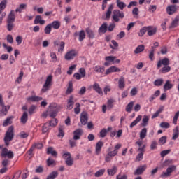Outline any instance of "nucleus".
Returning a JSON list of instances; mask_svg holds the SVG:
<instances>
[{"label":"nucleus","mask_w":179,"mask_h":179,"mask_svg":"<svg viewBox=\"0 0 179 179\" xmlns=\"http://www.w3.org/2000/svg\"><path fill=\"white\" fill-rule=\"evenodd\" d=\"M78 55V52L75 50H71L67 52L64 56L66 61H71Z\"/></svg>","instance_id":"obj_10"},{"label":"nucleus","mask_w":179,"mask_h":179,"mask_svg":"<svg viewBox=\"0 0 179 179\" xmlns=\"http://www.w3.org/2000/svg\"><path fill=\"white\" fill-rule=\"evenodd\" d=\"M162 65H164V66H167L170 65V59L169 58L165 57L159 61H158L157 64V69H159V68H162Z\"/></svg>","instance_id":"obj_11"},{"label":"nucleus","mask_w":179,"mask_h":179,"mask_svg":"<svg viewBox=\"0 0 179 179\" xmlns=\"http://www.w3.org/2000/svg\"><path fill=\"white\" fill-rule=\"evenodd\" d=\"M176 169L177 166H176V165H172L170 167H168L166 169V171L162 172L160 177H162V178L170 177V176H171V173H173V171H176Z\"/></svg>","instance_id":"obj_7"},{"label":"nucleus","mask_w":179,"mask_h":179,"mask_svg":"<svg viewBox=\"0 0 179 179\" xmlns=\"http://www.w3.org/2000/svg\"><path fill=\"white\" fill-rule=\"evenodd\" d=\"M147 133L148 129L143 128L140 132V139H145V138H146Z\"/></svg>","instance_id":"obj_41"},{"label":"nucleus","mask_w":179,"mask_h":179,"mask_svg":"<svg viewBox=\"0 0 179 179\" xmlns=\"http://www.w3.org/2000/svg\"><path fill=\"white\" fill-rule=\"evenodd\" d=\"M118 87L121 90H124L125 87V78H124L123 76H122L118 81Z\"/></svg>","instance_id":"obj_21"},{"label":"nucleus","mask_w":179,"mask_h":179,"mask_svg":"<svg viewBox=\"0 0 179 179\" xmlns=\"http://www.w3.org/2000/svg\"><path fill=\"white\" fill-rule=\"evenodd\" d=\"M132 108H134V101H131L126 106L127 113H131L132 111Z\"/></svg>","instance_id":"obj_44"},{"label":"nucleus","mask_w":179,"mask_h":179,"mask_svg":"<svg viewBox=\"0 0 179 179\" xmlns=\"http://www.w3.org/2000/svg\"><path fill=\"white\" fill-rule=\"evenodd\" d=\"M15 19L16 15H15V10H12L7 17V29L8 31H12L13 30Z\"/></svg>","instance_id":"obj_2"},{"label":"nucleus","mask_w":179,"mask_h":179,"mask_svg":"<svg viewBox=\"0 0 179 179\" xmlns=\"http://www.w3.org/2000/svg\"><path fill=\"white\" fill-rule=\"evenodd\" d=\"M141 120H142V116L138 115L136 119L131 122V124H130V128H134V127H135V125H136V124H138V122H139Z\"/></svg>","instance_id":"obj_40"},{"label":"nucleus","mask_w":179,"mask_h":179,"mask_svg":"<svg viewBox=\"0 0 179 179\" xmlns=\"http://www.w3.org/2000/svg\"><path fill=\"white\" fill-rule=\"evenodd\" d=\"M113 72H121V69H120V68H117L116 66H110L109 69H108L106 71L105 74L110 75V73H111Z\"/></svg>","instance_id":"obj_19"},{"label":"nucleus","mask_w":179,"mask_h":179,"mask_svg":"<svg viewBox=\"0 0 179 179\" xmlns=\"http://www.w3.org/2000/svg\"><path fill=\"white\" fill-rule=\"evenodd\" d=\"M27 120H29V115L27 114V112H24L20 118L21 124L24 125V124L27 122Z\"/></svg>","instance_id":"obj_30"},{"label":"nucleus","mask_w":179,"mask_h":179,"mask_svg":"<svg viewBox=\"0 0 179 179\" xmlns=\"http://www.w3.org/2000/svg\"><path fill=\"white\" fill-rule=\"evenodd\" d=\"M130 94L132 97L136 96L138 94V88L133 87L130 92Z\"/></svg>","instance_id":"obj_58"},{"label":"nucleus","mask_w":179,"mask_h":179,"mask_svg":"<svg viewBox=\"0 0 179 179\" xmlns=\"http://www.w3.org/2000/svg\"><path fill=\"white\" fill-rule=\"evenodd\" d=\"M92 87L93 90H95V92H96V93H98L99 94H103V90H101V88L100 87V85H99V83H94Z\"/></svg>","instance_id":"obj_22"},{"label":"nucleus","mask_w":179,"mask_h":179,"mask_svg":"<svg viewBox=\"0 0 179 179\" xmlns=\"http://www.w3.org/2000/svg\"><path fill=\"white\" fill-rule=\"evenodd\" d=\"M49 130H50V124H48V123H45L42 127L43 134H45L46 132H48Z\"/></svg>","instance_id":"obj_46"},{"label":"nucleus","mask_w":179,"mask_h":179,"mask_svg":"<svg viewBox=\"0 0 179 179\" xmlns=\"http://www.w3.org/2000/svg\"><path fill=\"white\" fill-rule=\"evenodd\" d=\"M49 24H50V27L55 29V30H58V29L61 27V22L59 21H53L52 23Z\"/></svg>","instance_id":"obj_27"},{"label":"nucleus","mask_w":179,"mask_h":179,"mask_svg":"<svg viewBox=\"0 0 179 179\" xmlns=\"http://www.w3.org/2000/svg\"><path fill=\"white\" fill-rule=\"evenodd\" d=\"M64 48H65V42H60L59 48L58 49V52H62L64 51Z\"/></svg>","instance_id":"obj_64"},{"label":"nucleus","mask_w":179,"mask_h":179,"mask_svg":"<svg viewBox=\"0 0 179 179\" xmlns=\"http://www.w3.org/2000/svg\"><path fill=\"white\" fill-rule=\"evenodd\" d=\"M115 57L114 56H108L105 57V59L108 62H114V61H115Z\"/></svg>","instance_id":"obj_61"},{"label":"nucleus","mask_w":179,"mask_h":179,"mask_svg":"<svg viewBox=\"0 0 179 179\" xmlns=\"http://www.w3.org/2000/svg\"><path fill=\"white\" fill-rule=\"evenodd\" d=\"M155 57V47H152L151 51L150 52L149 54V59L150 61H153V58Z\"/></svg>","instance_id":"obj_55"},{"label":"nucleus","mask_w":179,"mask_h":179,"mask_svg":"<svg viewBox=\"0 0 179 179\" xmlns=\"http://www.w3.org/2000/svg\"><path fill=\"white\" fill-rule=\"evenodd\" d=\"M107 29H108L107 22H104L99 27V33H103V34H104L105 33H107Z\"/></svg>","instance_id":"obj_26"},{"label":"nucleus","mask_w":179,"mask_h":179,"mask_svg":"<svg viewBox=\"0 0 179 179\" xmlns=\"http://www.w3.org/2000/svg\"><path fill=\"white\" fill-rule=\"evenodd\" d=\"M150 27L148 29H147V31H148V36H154V34H156V32L157 31V29L156 28H154L149 26V27Z\"/></svg>","instance_id":"obj_33"},{"label":"nucleus","mask_w":179,"mask_h":179,"mask_svg":"<svg viewBox=\"0 0 179 179\" xmlns=\"http://www.w3.org/2000/svg\"><path fill=\"white\" fill-rule=\"evenodd\" d=\"M164 82V80H163V78L157 79L155 80L154 85L155 86H162Z\"/></svg>","instance_id":"obj_51"},{"label":"nucleus","mask_w":179,"mask_h":179,"mask_svg":"<svg viewBox=\"0 0 179 179\" xmlns=\"http://www.w3.org/2000/svg\"><path fill=\"white\" fill-rule=\"evenodd\" d=\"M45 21L44 20H41V15H36L34 20V24H44Z\"/></svg>","instance_id":"obj_29"},{"label":"nucleus","mask_w":179,"mask_h":179,"mask_svg":"<svg viewBox=\"0 0 179 179\" xmlns=\"http://www.w3.org/2000/svg\"><path fill=\"white\" fill-rule=\"evenodd\" d=\"M49 108L50 110V118H55L57 115H58V111L61 110V107L58 106L57 103H52Z\"/></svg>","instance_id":"obj_6"},{"label":"nucleus","mask_w":179,"mask_h":179,"mask_svg":"<svg viewBox=\"0 0 179 179\" xmlns=\"http://www.w3.org/2000/svg\"><path fill=\"white\" fill-rule=\"evenodd\" d=\"M15 117L10 116L8 117L3 122V127H8V125H11L12 124V120H13Z\"/></svg>","instance_id":"obj_24"},{"label":"nucleus","mask_w":179,"mask_h":179,"mask_svg":"<svg viewBox=\"0 0 179 179\" xmlns=\"http://www.w3.org/2000/svg\"><path fill=\"white\" fill-rule=\"evenodd\" d=\"M76 107L74 108L75 114H79L80 113V103H76Z\"/></svg>","instance_id":"obj_60"},{"label":"nucleus","mask_w":179,"mask_h":179,"mask_svg":"<svg viewBox=\"0 0 179 179\" xmlns=\"http://www.w3.org/2000/svg\"><path fill=\"white\" fill-rule=\"evenodd\" d=\"M114 156H116L115 154L112 151H110L105 158V161L106 162V163H108V162H111V159H113V157H114Z\"/></svg>","instance_id":"obj_32"},{"label":"nucleus","mask_w":179,"mask_h":179,"mask_svg":"<svg viewBox=\"0 0 179 179\" xmlns=\"http://www.w3.org/2000/svg\"><path fill=\"white\" fill-rule=\"evenodd\" d=\"M73 89V85H72V81H70L69 83V87L66 91V94H71L72 93Z\"/></svg>","instance_id":"obj_48"},{"label":"nucleus","mask_w":179,"mask_h":179,"mask_svg":"<svg viewBox=\"0 0 179 179\" xmlns=\"http://www.w3.org/2000/svg\"><path fill=\"white\" fill-rule=\"evenodd\" d=\"M171 71V67H170L169 66H165L159 70V71L162 73H167V72H170Z\"/></svg>","instance_id":"obj_43"},{"label":"nucleus","mask_w":179,"mask_h":179,"mask_svg":"<svg viewBox=\"0 0 179 179\" xmlns=\"http://www.w3.org/2000/svg\"><path fill=\"white\" fill-rule=\"evenodd\" d=\"M178 117H179V110L176 113V114H175V115L173 117V124L174 125H177V121L178 120Z\"/></svg>","instance_id":"obj_57"},{"label":"nucleus","mask_w":179,"mask_h":179,"mask_svg":"<svg viewBox=\"0 0 179 179\" xmlns=\"http://www.w3.org/2000/svg\"><path fill=\"white\" fill-rule=\"evenodd\" d=\"M166 142H167V136H166L161 137L159 140V143L161 145H164Z\"/></svg>","instance_id":"obj_56"},{"label":"nucleus","mask_w":179,"mask_h":179,"mask_svg":"<svg viewBox=\"0 0 179 179\" xmlns=\"http://www.w3.org/2000/svg\"><path fill=\"white\" fill-rule=\"evenodd\" d=\"M104 143L103 141H99L96 144L95 147V153L96 155H100V152H101V148H103Z\"/></svg>","instance_id":"obj_16"},{"label":"nucleus","mask_w":179,"mask_h":179,"mask_svg":"<svg viewBox=\"0 0 179 179\" xmlns=\"http://www.w3.org/2000/svg\"><path fill=\"white\" fill-rule=\"evenodd\" d=\"M56 177H58V171H54L47 176L46 179H55Z\"/></svg>","instance_id":"obj_36"},{"label":"nucleus","mask_w":179,"mask_h":179,"mask_svg":"<svg viewBox=\"0 0 179 179\" xmlns=\"http://www.w3.org/2000/svg\"><path fill=\"white\" fill-rule=\"evenodd\" d=\"M86 38V34L85 31L81 30L78 34V40L79 41H83Z\"/></svg>","instance_id":"obj_39"},{"label":"nucleus","mask_w":179,"mask_h":179,"mask_svg":"<svg viewBox=\"0 0 179 179\" xmlns=\"http://www.w3.org/2000/svg\"><path fill=\"white\" fill-rule=\"evenodd\" d=\"M170 89H173V84L170 83V80H166L164 85V90L166 92V90H170Z\"/></svg>","instance_id":"obj_37"},{"label":"nucleus","mask_w":179,"mask_h":179,"mask_svg":"<svg viewBox=\"0 0 179 179\" xmlns=\"http://www.w3.org/2000/svg\"><path fill=\"white\" fill-rule=\"evenodd\" d=\"M150 29V27H143L138 32L139 37H143L144 36L145 33H146V31H148V29Z\"/></svg>","instance_id":"obj_42"},{"label":"nucleus","mask_w":179,"mask_h":179,"mask_svg":"<svg viewBox=\"0 0 179 179\" xmlns=\"http://www.w3.org/2000/svg\"><path fill=\"white\" fill-rule=\"evenodd\" d=\"M106 173V169H102L95 173V177H101Z\"/></svg>","instance_id":"obj_52"},{"label":"nucleus","mask_w":179,"mask_h":179,"mask_svg":"<svg viewBox=\"0 0 179 179\" xmlns=\"http://www.w3.org/2000/svg\"><path fill=\"white\" fill-rule=\"evenodd\" d=\"M143 51H145V45H140L134 50V54H139V53L142 52Z\"/></svg>","instance_id":"obj_38"},{"label":"nucleus","mask_w":179,"mask_h":179,"mask_svg":"<svg viewBox=\"0 0 179 179\" xmlns=\"http://www.w3.org/2000/svg\"><path fill=\"white\" fill-rule=\"evenodd\" d=\"M27 100H28V101H32V103H36V101H41V100H43V97L32 96L28 97Z\"/></svg>","instance_id":"obj_23"},{"label":"nucleus","mask_w":179,"mask_h":179,"mask_svg":"<svg viewBox=\"0 0 179 179\" xmlns=\"http://www.w3.org/2000/svg\"><path fill=\"white\" fill-rule=\"evenodd\" d=\"M64 135H65V133L64 132V127L60 126L59 128V134L57 136L59 138H60V136H62V138H64Z\"/></svg>","instance_id":"obj_53"},{"label":"nucleus","mask_w":179,"mask_h":179,"mask_svg":"<svg viewBox=\"0 0 179 179\" xmlns=\"http://www.w3.org/2000/svg\"><path fill=\"white\" fill-rule=\"evenodd\" d=\"M51 25L48 24L44 29V32L45 34H50L51 33Z\"/></svg>","instance_id":"obj_54"},{"label":"nucleus","mask_w":179,"mask_h":179,"mask_svg":"<svg viewBox=\"0 0 179 179\" xmlns=\"http://www.w3.org/2000/svg\"><path fill=\"white\" fill-rule=\"evenodd\" d=\"M0 106L2 108L0 110V117H5V115H8V112L10 110V106H5L1 94H0Z\"/></svg>","instance_id":"obj_3"},{"label":"nucleus","mask_w":179,"mask_h":179,"mask_svg":"<svg viewBox=\"0 0 179 179\" xmlns=\"http://www.w3.org/2000/svg\"><path fill=\"white\" fill-rule=\"evenodd\" d=\"M85 31L89 37V38H94V32L93 31V30H92L90 28H87L85 29Z\"/></svg>","instance_id":"obj_34"},{"label":"nucleus","mask_w":179,"mask_h":179,"mask_svg":"<svg viewBox=\"0 0 179 179\" xmlns=\"http://www.w3.org/2000/svg\"><path fill=\"white\" fill-rule=\"evenodd\" d=\"M64 159L66 160L65 163L67 166H73V159H72V156L71 155V152H66L63 155Z\"/></svg>","instance_id":"obj_9"},{"label":"nucleus","mask_w":179,"mask_h":179,"mask_svg":"<svg viewBox=\"0 0 179 179\" xmlns=\"http://www.w3.org/2000/svg\"><path fill=\"white\" fill-rule=\"evenodd\" d=\"M58 124V120L57 119H53L52 120L50 123H49V125L50 127H56V125Z\"/></svg>","instance_id":"obj_63"},{"label":"nucleus","mask_w":179,"mask_h":179,"mask_svg":"<svg viewBox=\"0 0 179 179\" xmlns=\"http://www.w3.org/2000/svg\"><path fill=\"white\" fill-rule=\"evenodd\" d=\"M94 71L98 73H103L104 72V66H96L94 68Z\"/></svg>","instance_id":"obj_45"},{"label":"nucleus","mask_w":179,"mask_h":179,"mask_svg":"<svg viewBox=\"0 0 179 179\" xmlns=\"http://www.w3.org/2000/svg\"><path fill=\"white\" fill-rule=\"evenodd\" d=\"M1 157H8V159H13L15 157V153L13 151L8 150V148H3L1 154Z\"/></svg>","instance_id":"obj_8"},{"label":"nucleus","mask_w":179,"mask_h":179,"mask_svg":"<svg viewBox=\"0 0 179 179\" xmlns=\"http://www.w3.org/2000/svg\"><path fill=\"white\" fill-rule=\"evenodd\" d=\"M125 17V13L124 11H121L119 9L114 10L113 11L112 19L115 23L120 22V19H124Z\"/></svg>","instance_id":"obj_4"},{"label":"nucleus","mask_w":179,"mask_h":179,"mask_svg":"<svg viewBox=\"0 0 179 179\" xmlns=\"http://www.w3.org/2000/svg\"><path fill=\"white\" fill-rule=\"evenodd\" d=\"M113 9H114V6L113 4H110L107 10V12L106 13V18L107 20L111 17V14L113 13Z\"/></svg>","instance_id":"obj_20"},{"label":"nucleus","mask_w":179,"mask_h":179,"mask_svg":"<svg viewBox=\"0 0 179 179\" xmlns=\"http://www.w3.org/2000/svg\"><path fill=\"white\" fill-rule=\"evenodd\" d=\"M148 169V166L142 165L138 166L136 170L134 172V176H142L145 171Z\"/></svg>","instance_id":"obj_12"},{"label":"nucleus","mask_w":179,"mask_h":179,"mask_svg":"<svg viewBox=\"0 0 179 179\" xmlns=\"http://www.w3.org/2000/svg\"><path fill=\"white\" fill-rule=\"evenodd\" d=\"M118 171V167L117 166H113L112 169H108L107 170L108 174V176H114V174H115V173H117Z\"/></svg>","instance_id":"obj_31"},{"label":"nucleus","mask_w":179,"mask_h":179,"mask_svg":"<svg viewBox=\"0 0 179 179\" xmlns=\"http://www.w3.org/2000/svg\"><path fill=\"white\" fill-rule=\"evenodd\" d=\"M52 82V76L49 75L47 78L41 90V93H45L46 92H48V90H50V89H51V85Z\"/></svg>","instance_id":"obj_5"},{"label":"nucleus","mask_w":179,"mask_h":179,"mask_svg":"<svg viewBox=\"0 0 179 179\" xmlns=\"http://www.w3.org/2000/svg\"><path fill=\"white\" fill-rule=\"evenodd\" d=\"M26 8H27V4H24V3L20 4L19 8H17L15 9V12H19L20 13L22 10H23V9H26Z\"/></svg>","instance_id":"obj_49"},{"label":"nucleus","mask_w":179,"mask_h":179,"mask_svg":"<svg viewBox=\"0 0 179 179\" xmlns=\"http://www.w3.org/2000/svg\"><path fill=\"white\" fill-rule=\"evenodd\" d=\"M113 127H109L108 129L103 128L100 131V138H106L107 136V132H110V131H112Z\"/></svg>","instance_id":"obj_18"},{"label":"nucleus","mask_w":179,"mask_h":179,"mask_svg":"<svg viewBox=\"0 0 179 179\" xmlns=\"http://www.w3.org/2000/svg\"><path fill=\"white\" fill-rule=\"evenodd\" d=\"M117 6L120 9V10H124V8H127V4L124 3L123 1H120L119 3H117Z\"/></svg>","instance_id":"obj_50"},{"label":"nucleus","mask_w":179,"mask_h":179,"mask_svg":"<svg viewBox=\"0 0 179 179\" xmlns=\"http://www.w3.org/2000/svg\"><path fill=\"white\" fill-rule=\"evenodd\" d=\"M159 126L161 127V128H165V129L170 128V124L166 122H161Z\"/></svg>","instance_id":"obj_62"},{"label":"nucleus","mask_w":179,"mask_h":179,"mask_svg":"<svg viewBox=\"0 0 179 179\" xmlns=\"http://www.w3.org/2000/svg\"><path fill=\"white\" fill-rule=\"evenodd\" d=\"M46 153L47 155H52V156H54L55 157H57V156H58V152L54 150V148L52 147L48 148Z\"/></svg>","instance_id":"obj_25"},{"label":"nucleus","mask_w":179,"mask_h":179,"mask_svg":"<svg viewBox=\"0 0 179 179\" xmlns=\"http://www.w3.org/2000/svg\"><path fill=\"white\" fill-rule=\"evenodd\" d=\"M75 102L73 101V95L70 96L67 101V110H72L73 108V105Z\"/></svg>","instance_id":"obj_17"},{"label":"nucleus","mask_w":179,"mask_h":179,"mask_svg":"<svg viewBox=\"0 0 179 179\" xmlns=\"http://www.w3.org/2000/svg\"><path fill=\"white\" fill-rule=\"evenodd\" d=\"M179 22V16H176L175 19L172 21L171 25L169 26V29H174L178 26Z\"/></svg>","instance_id":"obj_28"},{"label":"nucleus","mask_w":179,"mask_h":179,"mask_svg":"<svg viewBox=\"0 0 179 179\" xmlns=\"http://www.w3.org/2000/svg\"><path fill=\"white\" fill-rule=\"evenodd\" d=\"M55 161L54 159H52L51 158H48L47 159V166H48V167H50V166H55Z\"/></svg>","instance_id":"obj_59"},{"label":"nucleus","mask_w":179,"mask_h":179,"mask_svg":"<svg viewBox=\"0 0 179 179\" xmlns=\"http://www.w3.org/2000/svg\"><path fill=\"white\" fill-rule=\"evenodd\" d=\"M178 7L176 5H169L166 7V13L169 15H174L177 12Z\"/></svg>","instance_id":"obj_14"},{"label":"nucleus","mask_w":179,"mask_h":179,"mask_svg":"<svg viewBox=\"0 0 179 179\" xmlns=\"http://www.w3.org/2000/svg\"><path fill=\"white\" fill-rule=\"evenodd\" d=\"M88 120H89V116L87 115V113L83 112L80 114V122L82 125H86V124H87Z\"/></svg>","instance_id":"obj_15"},{"label":"nucleus","mask_w":179,"mask_h":179,"mask_svg":"<svg viewBox=\"0 0 179 179\" xmlns=\"http://www.w3.org/2000/svg\"><path fill=\"white\" fill-rule=\"evenodd\" d=\"M148 122H149V117L144 115L141 123L142 127H146Z\"/></svg>","instance_id":"obj_47"},{"label":"nucleus","mask_w":179,"mask_h":179,"mask_svg":"<svg viewBox=\"0 0 179 179\" xmlns=\"http://www.w3.org/2000/svg\"><path fill=\"white\" fill-rule=\"evenodd\" d=\"M73 139L74 141H79L80 139V136L83 135V130L82 129H77L73 131Z\"/></svg>","instance_id":"obj_13"},{"label":"nucleus","mask_w":179,"mask_h":179,"mask_svg":"<svg viewBox=\"0 0 179 179\" xmlns=\"http://www.w3.org/2000/svg\"><path fill=\"white\" fill-rule=\"evenodd\" d=\"M13 138H15V127L10 126L4 136L6 146H9V143L13 140Z\"/></svg>","instance_id":"obj_1"},{"label":"nucleus","mask_w":179,"mask_h":179,"mask_svg":"<svg viewBox=\"0 0 179 179\" xmlns=\"http://www.w3.org/2000/svg\"><path fill=\"white\" fill-rule=\"evenodd\" d=\"M179 136V129H178V126H177L175 129H173V134L172 136V139L173 141H176V139H177V138H178Z\"/></svg>","instance_id":"obj_35"}]
</instances>
